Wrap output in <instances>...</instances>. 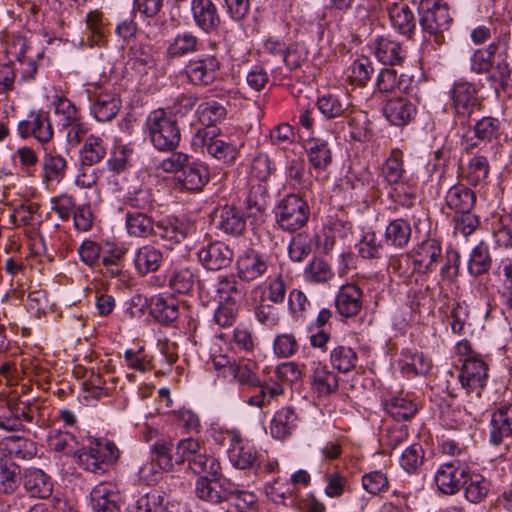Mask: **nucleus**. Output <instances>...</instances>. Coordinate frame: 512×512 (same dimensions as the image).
<instances>
[{
    "label": "nucleus",
    "mask_w": 512,
    "mask_h": 512,
    "mask_svg": "<svg viewBox=\"0 0 512 512\" xmlns=\"http://www.w3.org/2000/svg\"><path fill=\"white\" fill-rule=\"evenodd\" d=\"M492 264V257L488 245L480 242L471 252L468 270L471 275L479 276L489 271Z\"/></svg>",
    "instance_id": "obj_49"
},
{
    "label": "nucleus",
    "mask_w": 512,
    "mask_h": 512,
    "mask_svg": "<svg viewBox=\"0 0 512 512\" xmlns=\"http://www.w3.org/2000/svg\"><path fill=\"white\" fill-rule=\"evenodd\" d=\"M233 256L232 249L221 241L211 242L198 252L200 262L206 269L212 271L227 268L231 264Z\"/></svg>",
    "instance_id": "obj_18"
},
{
    "label": "nucleus",
    "mask_w": 512,
    "mask_h": 512,
    "mask_svg": "<svg viewBox=\"0 0 512 512\" xmlns=\"http://www.w3.org/2000/svg\"><path fill=\"white\" fill-rule=\"evenodd\" d=\"M162 261V252L151 245H145L139 248L134 256V265L140 274L157 271Z\"/></svg>",
    "instance_id": "obj_39"
},
{
    "label": "nucleus",
    "mask_w": 512,
    "mask_h": 512,
    "mask_svg": "<svg viewBox=\"0 0 512 512\" xmlns=\"http://www.w3.org/2000/svg\"><path fill=\"white\" fill-rule=\"evenodd\" d=\"M373 54L375 59L384 65L399 64L407 58V51L399 43L388 39L378 40Z\"/></svg>",
    "instance_id": "obj_35"
},
{
    "label": "nucleus",
    "mask_w": 512,
    "mask_h": 512,
    "mask_svg": "<svg viewBox=\"0 0 512 512\" xmlns=\"http://www.w3.org/2000/svg\"><path fill=\"white\" fill-rule=\"evenodd\" d=\"M193 145L201 146L203 152L226 165H233L239 156L238 145L222 135L217 127L199 129Z\"/></svg>",
    "instance_id": "obj_5"
},
{
    "label": "nucleus",
    "mask_w": 512,
    "mask_h": 512,
    "mask_svg": "<svg viewBox=\"0 0 512 512\" xmlns=\"http://www.w3.org/2000/svg\"><path fill=\"white\" fill-rule=\"evenodd\" d=\"M191 230L192 226L188 222L179 219H165L155 223L153 236L173 245L183 241Z\"/></svg>",
    "instance_id": "obj_24"
},
{
    "label": "nucleus",
    "mask_w": 512,
    "mask_h": 512,
    "mask_svg": "<svg viewBox=\"0 0 512 512\" xmlns=\"http://www.w3.org/2000/svg\"><path fill=\"white\" fill-rule=\"evenodd\" d=\"M45 400L29 393H14L6 400L0 414V428L7 431L24 430V424H40L43 421Z\"/></svg>",
    "instance_id": "obj_1"
},
{
    "label": "nucleus",
    "mask_w": 512,
    "mask_h": 512,
    "mask_svg": "<svg viewBox=\"0 0 512 512\" xmlns=\"http://www.w3.org/2000/svg\"><path fill=\"white\" fill-rule=\"evenodd\" d=\"M222 471L217 477L200 476L195 483V495L198 499L211 503L220 504L228 501V497L234 493V483L227 478H221Z\"/></svg>",
    "instance_id": "obj_11"
},
{
    "label": "nucleus",
    "mask_w": 512,
    "mask_h": 512,
    "mask_svg": "<svg viewBox=\"0 0 512 512\" xmlns=\"http://www.w3.org/2000/svg\"><path fill=\"white\" fill-rule=\"evenodd\" d=\"M401 371L407 377L426 375L431 367V360L422 352L405 349L401 353Z\"/></svg>",
    "instance_id": "obj_33"
},
{
    "label": "nucleus",
    "mask_w": 512,
    "mask_h": 512,
    "mask_svg": "<svg viewBox=\"0 0 512 512\" xmlns=\"http://www.w3.org/2000/svg\"><path fill=\"white\" fill-rule=\"evenodd\" d=\"M217 227L231 235H241L246 227L243 213L234 205H224L219 210Z\"/></svg>",
    "instance_id": "obj_31"
},
{
    "label": "nucleus",
    "mask_w": 512,
    "mask_h": 512,
    "mask_svg": "<svg viewBox=\"0 0 512 512\" xmlns=\"http://www.w3.org/2000/svg\"><path fill=\"white\" fill-rule=\"evenodd\" d=\"M173 444L163 440L156 441L151 446V458L158 463L163 471L173 470L175 459L172 455Z\"/></svg>",
    "instance_id": "obj_55"
},
{
    "label": "nucleus",
    "mask_w": 512,
    "mask_h": 512,
    "mask_svg": "<svg viewBox=\"0 0 512 512\" xmlns=\"http://www.w3.org/2000/svg\"><path fill=\"white\" fill-rule=\"evenodd\" d=\"M87 92L92 103L91 113L97 121L109 122L116 117L122 107V101L117 93L100 85L93 86Z\"/></svg>",
    "instance_id": "obj_10"
},
{
    "label": "nucleus",
    "mask_w": 512,
    "mask_h": 512,
    "mask_svg": "<svg viewBox=\"0 0 512 512\" xmlns=\"http://www.w3.org/2000/svg\"><path fill=\"white\" fill-rule=\"evenodd\" d=\"M490 172V166L487 158L482 155L472 157L464 170V178L473 186L486 182Z\"/></svg>",
    "instance_id": "obj_46"
},
{
    "label": "nucleus",
    "mask_w": 512,
    "mask_h": 512,
    "mask_svg": "<svg viewBox=\"0 0 512 512\" xmlns=\"http://www.w3.org/2000/svg\"><path fill=\"white\" fill-rule=\"evenodd\" d=\"M198 39L191 32H185L175 37L169 45L167 53L171 57L186 55L196 50Z\"/></svg>",
    "instance_id": "obj_58"
},
{
    "label": "nucleus",
    "mask_w": 512,
    "mask_h": 512,
    "mask_svg": "<svg viewBox=\"0 0 512 512\" xmlns=\"http://www.w3.org/2000/svg\"><path fill=\"white\" fill-rule=\"evenodd\" d=\"M462 486L464 487V496L467 501L473 504L483 502L491 488L490 481L481 474H470L464 478Z\"/></svg>",
    "instance_id": "obj_36"
},
{
    "label": "nucleus",
    "mask_w": 512,
    "mask_h": 512,
    "mask_svg": "<svg viewBox=\"0 0 512 512\" xmlns=\"http://www.w3.org/2000/svg\"><path fill=\"white\" fill-rule=\"evenodd\" d=\"M191 12L195 25L203 32H216L222 24L218 8L212 0H192Z\"/></svg>",
    "instance_id": "obj_15"
},
{
    "label": "nucleus",
    "mask_w": 512,
    "mask_h": 512,
    "mask_svg": "<svg viewBox=\"0 0 512 512\" xmlns=\"http://www.w3.org/2000/svg\"><path fill=\"white\" fill-rule=\"evenodd\" d=\"M262 55L266 62H284L286 64H299L293 58L294 53L289 51L283 42L268 40L264 44Z\"/></svg>",
    "instance_id": "obj_50"
},
{
    "label": "nucleus",
    "mask_w": 512,
    "mask_h": 512,
    "mask_svg": "<svg viewBox=\"0 0 512 512\" xmlns=\"http://www.w3.org/2000/svg\"><path fill=\"white\" fill-rule=\"evenodd\" d=\"M186 461L195 474H208L213 478L220 475L221 465L219 460L212 455H208L203 443L197 439L185 438L178 442L175 463L182 465Z\"/></svg>",
    "instance_id": "obj_3"
},
{
    "label": "nucleus",
    "mask_w": 512,
    "mask_h": 512,
    "mask_svg": "<svg viewBox=\"0 0 512 512\" xmlns=\"http://www.w3.org/2000/svg\"><path fill=\"white\" fill-rule=\"evenodd\" d=\"M490 442L506 447L512 443V404L501 406L492 414Z\"/></svg>",
    "instance_id": "obj_17"
},
{
    "label": "nucleus",
    "mask_w": 512,
    "mask_h": 512,
    "mask_svg": "<svg viewBox=\"0 0 512 512\" xmlns=\"http://www.w3.org/2000/svg\"><path fill=\"white\" fill-rule=\"evenodd\" d=\"M382 173L389 184H398L403 181L406 171L403 164V152L400 149L395 148L391 151L383 165Z\"/></svg>",
    "instance_id": "obj_47"
},
{
    "label": "nucleus",
    "mask_w": 512,
    "mask_h": 512,
    "mask_svg": "<svg viewBox=\"0 0 512 512\" xmlns=\"http://www.w3.org/2000/svg\"><path fill=\"white\" fill-rule=\"evenodd\" d=\"M388 414L397 421H407L415 416L418 405L408 396H395L384 404Z\"/></svg>",
    "instance_id": "obj_41"
},
{
    "label": "nucleus",
    "mask_w": 512,
    "mask_h": 512,
    "mask_svg": "<svg viewBox=\"0 0 512 512\" xmlns=\"http://www.w3.org/2000/svg\"><path fill=\"white\" fill-rule=\"evenodd\" d=\"M298 416L292 407H282L276 411L271 423L270 433L275 439H285L297 427Z\"/></svg>",
    "instance_id": "obj_30"
},
{
    "label": "nucleus",
    "mask_w": 512,
    "mask_h": 512,
    "mask_svg": "<svg viewBox=\"0 0 512 512\" xmlns=\"http://www.w3.org/2000/svg\"><path fill=\"white\" fill-rule=\"evenodd\" d=\"M419 14L422 30L433 37L437 45L442 44L443 33L449 29L452 21L447 5L437 0H422L419 5Z\"/></svg>",
    "instance_id": "obj_7"
},
{
    "label": "nucleus",
    "mask_w": 512,
    "mask_h": 512,
    "mask_svg": "<svg viewBox=\"0 0 512 512\" xmlns=\"http://www.w3.org/2000/svg\"><path fill=\"white\" fill-rule=\"evenodd\" d=\"M233 492L228 501H233L238 512H252L256 509L258 500L253 492L240 490L235 483Z\"/></svg>",
    "instance_id": "obj_64"
},
{
    "label": "nucleus",
    "mask_w": 512,
    "mask_h": 512,
    "mask_svg": "<svg viewBox=\"0 0 512 512\" xmlns=\"http://www.w3.org/2000/svg\"><path fill=\"white\" fill-rule=\"evenodd\" d=\"M466 469L461 467L458 460L442 464L435 473V484L439 491L445 495H455L460 491Z\"/></svg>",
    "instance_id": "obj_13"
},
{
    "label": "nucleus",
    "mask_w": 512,
    "mask_h": 512,
    "mask_svg": "<svg viewBox=\"0 0 512 512\" xmlns=\"http://www.w3.org/2000/svg\"><path fill=\"white\" fill-rule=\"evenodd\" d=\"M387 120L395 126L408 124L416 114V107L412 102L403 97L389 99L384 108Z\"/></svg>",
    "instance_id": "obj_25"
},
{
    "label": "nucleus",
    "mask_w": 512,
    "mask_h": 512,
    "mask_svg": "<svg viewBox=\"0 0 512 512\" xmlns=\"http://www.w3.org/2000/svg\"><path fill=\"white\" fill-rule=\"evenodd\" d=\"M49 448L57 453L65 455L75 454L78 448V442L72 433L60 429H51L47 436Z\"/></svg>",
    "instance_id": "obj_43"
},
{
    "label": "nucleus",
    "mask_w": 512,
    "mask_h": 512,
    "mask_svg": "<svg viewBox=\"0 0 512 512\" xmlns=\"http://www.w3.org/2000/svg\"><path fill=\"white\" fill-rule=\"evenodd\" d=\"M310 216L307 202L296 194L285 196L275 208L276 222L288 232H295L305 226Z\"/></svg>",
    "instance_id": "obj_9"
},
{
    "label": "nucleus",
    "mask_w": 512,
    "mask_h": 512,
    "mask_svg": "<svg viewBox=\"0 0 512 512\" xmlns=\"http://www.w3.org/2000/svg\"><path fill=\"white\" fill-rule=\"evenodd\" d=\"M299 350V343L293 333H283L275 337L273 352L278 358H289Z\"/></svg>",
    "instance_id": "obj_59"
},
{
    "label": "nucleus",
    "mask_w": 512,
    "mask_h": 512,
    "mask_svg": "<svg viewBox=\"0 0 512 512\" xmlns=\"http://www.w3.org/2000/svg\"><path fill=\"white\" fill-rule=\"evenodd\" d=\"M335 307L342 317L356 316L363 307L362 290L355 284L341 286L335 298Z\"/></svg>",
    "instance_id": "obj_20"
},
{
    "label": "nucleus",
    "mask_w": 512,
    "mask_h": 512,
    "mask_svg": "<svg viewBox=\"0 0 512 512\" xmlns=\"http://www.w3.org/2000/svg\"><path fill=\"white\" fill-rule=\"evenodd\" d=\"M199 121L205 125V128L216 127L215 124L222 122L227 115L226 107L215 100L202 102L197 108Z\"/></svg>",
    "instance_id": "obj_44"
},
{
    "label": "nucleus",
    "mask_w": 512,
    "mask_h": 512,
    "mask_svg": "<svg viewBox=\"0 0 512 512\" xmlns=\"http://www.w3.org/2000/svg\"><path fill=\"white\" fill-rule=\"evenodd\" d=\"M258 364L250 359L241 358L235 360L229 375L240 386L256 388L260 385V378L257 374Z\"/></svg>",
    "instance_id": "obj_34"
},
{
    "label": "nucleus",
    "mask_w": 512,
    "mask_h": 512,
    "mask_svg": "<svg viewBox=\"0 0 512 512\" xmlns=\"http://www.w3.org/2000/svg\"><path fill=\"white\" fill-rule=\"evenodd\" d=\"M306 153L310 166L317 172H324L332 163V151L328 142L320 138L307 141Z\"/></svg>",
    "instance_id": "obj_28"
},
{
    "label": "nucleus",
    "mask_w": 512,
    "mask_h": 512,
    "mask_svg": "<svg viewBox=\"0 0 512 512\" xmlns=\"http://www.w3.org/2000/svg\"><path fill=\"white\" fill-rule=\"evenodd\" d=\"M125 224L130 236L139 238L153 236L155 223L147 213L128 211L125 216Z\"/></svg>",
    "instance_id": "obj_38"
},
{
    "label": "nucleus",
    "mask_w": 512,
    "mask_h": 512,
    "mask_svg": "<svg viewBox=\"0 0 512 512\" xmlns=\"http://www.w3.org/2000/svg\"><path fill=\"white\" fill-rule=\"evenodd\" d=\"M424 451L419 443L410 445L401 455L400 465L408 473H414L423 464Z\"/></svg>",
    "instance_id": "obj_62"
},
{
    "label": "nucleus",
    "mask_w": 512,
    "mask_h": 512,
    "mask_svg": "<svg viewBox=\"0 0 512 512\" xmlns=\"http://www.w3.org/2000/svg\"><path fill=\"white\" fill-rule=\"evenodd\" d=\"M317 107L321 114L327 119H334L345 116L348 105L332 94L323 95L317 100Z\"/></svg>",
    "instance_id": "obj_54"
},
{
    "label": "nucleus",
    "mask_w": 512,
    "mask_h": 512,
    "mask_svg": "<svg viewBox=\"0 0 512 512\" xmlns=\"http://www.w3.org/2000/svg\"><path fill=\"white\" fill-rule=\"evenodd\" d=\"M18 132L21 137L33 136L41 143L49 142L53 137V129L48 113L31 112L26 120L19 123Z\"/></svg>",
    "instance_id": "obj_16"
},
{
    "label": "nucleus",
    "mask_w": 512,
    "mask_h": 512,
    "mask_svg": "<svg viewBox=\"0 0 512 512\" xmlns=\"http://www.w3.org/2000/svg\"><path fill=\"white\" fill-rule=\"evenodd\" d=\"M410 237L411 226L406 220H393L386 227L385 239L388 245L403 248L408 244Z\"/></svg>",
    "instance_id": "obj_45"
},
{
    "label": "nucleus",
    "mask_w": 512,
    "mask_h": 512,
    "mask_svg": "<svg viewBox=\"0 0 512 512\" xmlns=\"http://www.w3.org/2000/svg\"><path fill=\"white\" fill-rule=\"evenodd\" d=\"M74 456L78 464L85 470L93 473H102L107 466L119 457V450L110 440H96L86 449L76 450Z\"/></svg>",
    "instance_id": "obj_8"
},
{
    "label": "nucleus",
    "mask_w": 512,
    "mask_h": 512,
    "mask_svg": "<svg viewBox=\"0 0 512 512\" xmlns=\"http://www.w3.org/2000/svg\"><path fill=\"white\" fill-rule=\"evenodd\" d=\"M442 259V248L436 239H427L417 246L413 257L414 269L427 274L434 271Z\"/></svg>",
    "instance_id": "obj_19"
},
{
    "label": "nucleus",
    "mask_w": 512,
    "mask_h": 512,
    "mask_svg": "<svg viewBox=\"0 0 512 512\" xmlns=\"http://www.w3.org/2000/svg\"><path fill=\"white\" fill-rule=\"evenodd\" d=\"M358 255L363 259L379 258L382 250L381 241L375 232H366L356 245Z\"/></svg>",
    "instance_id": "obj_57"
},
{
    "label": "nucleus",
    "mask_w": 512,
    "mask_h": 512,
    "mask_svg": "<svg viewBox=\"0 0 512 512\" xmlns=\"http://www.w3.org/2000/svg\"><path fill=\"white\" fill-rule=\"evenodd\" d=\"M387 13L392 26L404 35H409L415 28L414 15L406 3L392 2L387 5Z\"/></svg>",
    "instance_id": "obj_32"
},
{
    "label": "nucleus",
    "mask_w": 512,
    "mask_h": 512,
    "mask_svg": "<svg viewBox=\"0 0 512 512\" xmlns=\"http://www.w3.org/2000/svg\"><path fill=\"white\" fill-rule=\"evenodd\" d=\"M304 276L312 283H326L334 277V272L324 259L314 258L305 268Z\"/></svg>",
    "instance_id": "obj_52"
},
{
    "label": "nucleus",
    "mask_w": 512,
    "mask_h": 512,
    "mask_svg": "<svg viewBox=\"0 0 512 512\" xmlns=\"http://www.w3.org/2000/svg\"><path fill=\"white\" fill-rule=\"evenodd\" d=\"M5 448L11 456L20 459H31L36 454L34 443L19 436L6 438Z\"/></svg>",
    "instance_id": "obj_53"
},
{
    "label": "nucleus",
    "mask_w": 512,
    "mask_h": 512,
    "mask_svg": "<svg viewBox=\"0 0 512 512\" xmlns=\"http://www.w3.org/2000/svg\"><path fill=\"white\" fill-rule=\"evenodd\" d=\"M124 360L130 369L145 373L154 368L152 358L145 353L144 347L134 351L128 349L124 353Z\"/></svg>",
    "instance_id": "obj_61"
},
{
    "label": "nucleus",
    "mask_w": 512,
    "mask_h": 512,
    "mask_svg": "<svg viewBox=\"0 0 512 512\" xmlns=\"http://www.w3.org/2000/svg\"><path fill=\"white\" fill-rule=\"evenodd\" d=\"M217 293L219 303L239 304L243 291L237 280L233 276H220L217 284Z\"/></svg>",
    "instance_id": "obj_51"
},
{
    "label": "nucleus",
    "mask_w": 512,
    "mask_h": 512,
    "mask_svg": "<svg viewBox=\"0 0 512 512\" xmlns=\"http://www.w3.org/2000/svg\"><path fill=\"white\" fill-rule=\"evenodd\" d=\"M475 203L476 194L463 184L450 187L445 196L446 207L455 214L473 210Z\"/></svg>",
    "instance_id": "obj_26"
},
{
    "label": "nucleus",
    "mask_w": 512,
    "mask_h": 512,
    "mask_svg": "<svg viewBox=\"0 0 512 512\" xmlns=\"http://www.w3.org/2000/svg\"><path fill=\"white\" fill-rule=\"evenodd\" d=\"M42 180L47 187L59 184L66 175L67 161L59 154L46 152L41 161Z\"/></svg>",
    "instance_id": "obj_29"
},
{
    "label": "nucleus",
    "mask_w": 512,
    "mask_h": 512,
    "mask_svg": "<svg viewBox=\"0 0 512 512\" xmlns=\"http://www.w3.org/2000/svg\"><path fill=\"white\" fill-rule=\"evenodd\" d=\"M235 270L240 281L255 283L270 278L275 270V265L271 256L248 248L237 256Z\"/></svg>",
    "instance_id": "obj_6"
},
{
    "label": "nucleus",
    "mask_w": 512,
    "mask_h": 512,
    "mask_svg": "<svg viewBox=\"0 0 512 512\" xmlns=\"http://www.w3.org/2000/svg\"><path fill=\"white\" fill-rule=\"evenodd\" d=\"M476 93V88L470 83L460 82L454 85L452 99L457 113L471 114L473 107L477 105Z\"/></svg>",
    "instance_id": "obj_37"
},
{
    "label": "nucleus",
    "mask_w": 512,
    "mask_h": 512,
    "mask_svg": "<svg viewBox=\"0 0 512 512\" xmlns=\"http://www.w3.org/2000/svg\"><path fill=\"white\" fill-rule=\"evenodd\" d=\"M488 371V365L482 357L463 359L458 378L461 387L471 398L467 406L470 409L469 413H472V410L480 411L485 407L481 396L488 381Z\"/></svg>",
    "instance_id": "obj_2"
},
{
    "label": "nucleus",
    "mask_w": 512,
    "mask_h": 512,
    "mask_svg": "<svg viewBox=\"0 0 512 512\" xmlns=\"http://www.w3.org/2000/svg\"><path fill=\"white\" fill-rule=\"evenodd\" d=\"M107 148L104 140L95 135H89L80 149V161L83 166H93L100 163L106 156Z\"/></svg>",
    "instance_id": "obj_40"
},
{
    "label": "nucleus",
    "mask_w": 512,
    "mask_h": 512,
    "mask_svg": "<svg viewBox=\"0 0 512 512\" xmlns=\"http://www.w3.org/2000/svg\"><path fill=\"white\" fill-rule=\"evenodd\" d=\"M146 128L153 146L160 151H173L180 142L177 121L164 109L149 113Z\"/></svg>",
    "instance_id": "obj_4"
},
{
    "label": "nucleus",
    "mask_w": 512,
    "mask_h": 512,
    "mask_svg": "<svg viewBox=\"0 0 512 512\" xmlns=\"http://www.w3.org/2000/svg\"><path fill=\"white\" fill-rule=\"evenodd\" d=\"M330 362L339 372L348 373L355 369L358 356L351 347L339 345L331 351Z\"/></svg>",
    "instance_id": "obj_48"
},
{
    "label": "nucleus",
    "mask_w": 512,
    "mask_h": 512,
    "mask_svg": "<svg viewBox=\"0 0 512 512\" xmlns=\"http://www.w3.org/2000/svg\"><path fill=\"white\" fill-rule=\"evenodd\" d=\"M91 505L95 512H117L120 493L115 484L102 482L96 485L90 494Z\"/></svg>",
    "instance_id": "obj_21"
},
{
    "label": "nucleus",
    "mask_w": 512,
    "mask_h": 512,
    "mask_svg": "<svg viewBox=\"0 0 512 512\" xmlns=\"http://www.w3.org/2000/svg\"><path fill=\"white\" fill-rule=\"evenodd\" d=\"M224 434L230 442L228 456L231 464L241 470L254 468L258 462L255 447L244 440L238 430H227Z\"/></svg>",
    "instance_id": "obj_12"
},
{
    "label": "nucleus",
    "mask_w": 512,
    "mask_h": 512,
    "mask_svg": "<svg viewBox=\"0 0 512 512\" xmlns=\"http://www.w3.org/2000/svg\"><path fill=\"white\" fill-rule=\"evenodd\" d=\"M219 66H186L185 74L194 85H209L218 75Z\"/></svg>",
    "instance_id": "obj_56"
},
{
    "label": "nucleus",
    "mask_w": 512,
    "mask_h": 512,
    "mask_svg": "<svg viewBox=\"0 0 512 512\" xmlns=\"http://www.w3.org/2000/svg\"><path fill=\"white\" fill-rule=\"evenodd\" d=\"M179 300L171 294L155 295L150 300V314L162 324H170L179 316Z\"/></svg>",
    "instance_id": "obj_23"
},
{
    "label": "nucleus",
    "mask_w": 512,
    "mask_h": 512,
    "mask_svg": "<svg viewBox=\"0 0 512 512\" xmlns=\"http://www.w3.org/2000/svg\"><path fill=\"white\" fill-rule=\"evenodd\" d=\"M309 379L313 392L319 397H327L337 392L339 387L337 375L320 361L310 363Z\"/></svg>",
    "instance_id": "obj_14"
},
{
    "label": "nucleus",
    "mask_w": 512,
    "mask_h": 512,
    "mask_svg": "<svg viewBox=\"0 0 512 512\" xmlns=\"http://www.w3.org/2000/svg\"><path fill=\"white\" fill-rule=\"evenodd\" d=\"M388 270L403 281H408L413 272L416 271L413 265V258L408 254H401L390 259Z\"/></svg>",
    "instance_id": "obj_63"
},
{
    "label": "nucleus",
    "mask_w": 512,
    "mask_h": 512,
    "mask_svg": "<svg viewBox=\"0 0 512 512\" xmlns=\"http://www.w3.org/2000/svg\"><path fill=\"white\" fill-rule=\"evenodd\" d=\"M163 497L157 492H150L139 497L129 507L130 512H164Z\"/></svg>",
    "instance_id": "obj_60"
},
{
    "label": "nucleus",
    "mask_w": 512,
    "mask_h": 512,
    "mask_svg": "<svg viewBox=\"0 0 512 512\" xmlns=\"http://www.w3.org/2000/svg\"><path fill=\"white\" fill-rule=\"evenodd\" d=\"M176 179L186 190L201 191L209 181V170L202 163L189 162Z\"/></svg>",
    "instance_id": "obj_27"
},
{
    "label": "nucleus",
    "mask_w": 512,
    "mask_h": 512,
    "mask_svg": "<svg viewBox=\"0 0 512 512\" xmlns=\"http://www.w3.org/2000/svg\"><path fill=\"white\" fill-rule=\"evenodd\" d=\"M23 487L31 496L39 499H47L53 492L51 477L41 469H26L22 477Z\"/></svg>",
    "instance_id": "obj_22"
},
{
    "label": "nucleus",
    "mask_w": 512,
    "mask_h": 512,
    "mask_svg": "<svg viewBox=\"0 0 512 512\" xmlns=\"http://www.w3.org/2000/svg\"><path fill=\"white\" fill-rule=\"evenodd\" d=\"M20 467L13 461L0 457V493L13 494L20 484Z\"/></svg>",
    "instance_id": "obj_42"
}]
</instances>
